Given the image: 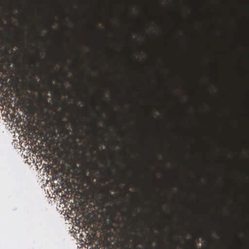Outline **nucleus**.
<instances>
[{"mask_svg": "<svg viewBox=\"0 0 249 249\" xmlns=\"http://www.w3.org/2000/svg\"><path fill=\"white\" fill-rule=\"evenodd\" d=\"M114 183L115 184V189H120L119 185L122 183H125L126 185V190L127 191L133 186H135L137 190H141V191L145 190V187L143 185L138 183L136 181L129 182L126 180L121 179L115 181Z\"/></svg>", "mask_w": 249, "mask_h": 249, "instance_id": "1", "label": "nucleus"}, {"mask_svg": "<svg viewBox=\"0 0 249 249\" xmlns=\"http://www.w3.org/2000/svg\"><path fill=\"white\" fill-rule=\"evenodd\" d=\"M104 202H110V201H104ZM111 202H117V201H111ZM120 202H249V201H121Z\"/></svg>", "mask_w": 249, "mask_h": 249, "instance_id": "2", "label": "nucleus"}, {"mask_svg": "<svg viewBox=\"0 0 249 249\" xmlns=\"http://www.w3.org/2000/svg\"><path fill=\"white\" fill-rule=\"evenodd\" d=\"M71 205H70V207L72 206L75 207L76 208H83L85 207L88 206V207H91L92 204L91 203H70Z\"/></svg>", "mask_w": 249, "mask_h": 249, "instance_id": "3", "label": "nucleus"}, {"mask_svg": "<svg viewBox=\"0 0 249 249\" xmlns=\"http://www.w3.org/2000/svg\"><path fill=\"white\" fill-rule=\"evenodd\" d=\"M93 204H94L93 205L94 206H98V207H102V206H103V207L105 206V204L106 203H93Z\"/></svg>", "mask_w": 249, "mask_h": 249, "instance_id": "4", "label": "nucleus"}, {"mask_svg": "<svg viewBox=\"0 0 249 249\" xmlns=\"http://www.w3.org/2000/svg\"><path fill=\"white\" fill-rule=\"evenodd\" d=\"M212 238V237L211 235H209L208 237H203L202 240L204 241H208L211 240Z\"/></svg>", "mask_w": 249, "mask_h": 249, "instance_id": "5", "label": "nucleus"}, {"mask_svg": "<svg viewBox=\"0 0 249 249\" xmlns=\"http://www.w3.org/2000/svg\"><path fill=\"white\" fill-rule=\"evenodd\" d=\"M66 203H59V207H62V208L65 207L66 206Z\"/></svg>", "mask_w": 249, "mask_h": 249, "instance_id": "6", "label": "nucleus"}, {"mask_svg": "<svg viewBox=\"0 0 249 249\" xmlns=\"http://www.w3.org/2000/svg\"><path fill=\"white\" fill-rule=\"evenodd\" d=\"M90 126H92V127H94V128H98V129H100V128L99 127H97L96 125H94V124H91V123H90Z\"/></svg>", "mask_w": 249, "mask_h": 249, "instance_id": "7", "label": "nucleus"}, {"mask_svg": "<svg viewBox=\"0 0 249 249\" xmlns=\"http://www.w3.org/2000/svg\"><path fill=\"white\" fill-rule=\"evenodd\" d=\"M179 244V242L178 241V242H175V246H174V249H175L176 247V246L178 244Z\"/></svg>", "mask_w": 249, "mask_h": 249, "instance_id": "8", "label": "nucleus"}, {"mask_svg": "<svg viewBox=\"0 0 249 249\" xmlns=\"http://www.w3.org/2000/svg\"><path fill=\"white\" fill-rule=\"evenodd\" d=\"M113 183H112V184H109V186L110 187H112L113 186Z\"/></svg>", "mask_w": 249, "mask_h": 249, "instance_id": "9", "label": "nucleus"}, {"mask_svg": "<svg viewBox=\"0 0 249 249\" xmlns=\"http://www.w3.org/2000/svg\"><path fill=\"white\" fill-rule=\"evenodd\" d=\"M109 173L110 174H111V172L109 171Z\"/></svg>", "mask_w": 249, "mask_h": 249, "instance_id": "10", "label": "nucleus"}]
</instances>
